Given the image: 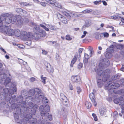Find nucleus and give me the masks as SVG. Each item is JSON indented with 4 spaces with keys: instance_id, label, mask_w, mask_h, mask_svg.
Masks as SVG:
<instances>
[{
    "instance_id": "nucleus-1",
    "label": "nucleus",
    "mask_w": 124,
    "mask_h": 124,
    "mask_svg": "<svg viewBox=\"0 0 124 124\" xmlns=\"http://www.w3.org/2000/svg\"><path fill=\"white\" fill-rule=\"evenodd\" d=\"M108 77H106V76L104 75L102 80L104 82V85L105 89H108L109 92L112 93L114 92V89L119 87L120 85L117 83L110 81L108 83L106 82V81L107 80Z\"/></svg>"
},
{
    "instance_id": "nucleus-2",
    "label": "nucleus",
    "mask_w": 124,
    "mask_h": 124,
    "mask_svg": "<svg viewBox=\"0 0 124 124\" xmlns=\"http://www.w3.org/2000/svg\"><path fill=\"white\" fill-rule=\"evenodd\" d=\"M106 60V59H103L100 61L99 65L100 63H101V68H102L101 69L102 72L101 73L102 75H101V76H102L103 75H104L107 76L108 77H109V75H108L111 72V70L109 69H107L104 70V71H103V69L105 67H106L108 66L109 65V62L108 61H106L105 62V61Z\"/></svg>"
},
{
    "instance_id": "nucleus-3",
    "label": "nucleus",
    "mask_w": 124,
    "mask_h": 124,
    "mask_svg": "<svg viewBox=\"0 0 124 124\" xmlns=\"http://www.w3.org/2000/svg\"><path fill=\"white\" fill-rule=\"evenodd\" d=\"M11 21L10 15L8 13L2 14L0 16V29L3 27V23L9 24Z\"/></svg>"
},
{
    "instance_id": "nucleus-4",
    "label": "nucleus",
    "mask_w": 124,
    "mask_h": 124,
    "mask_svg": "<svg viewBox=\"0 0 124 124\" xmlns=\"http://www.w3.org/2000/svg\"><path fill=\"white\" fill-rule=\"evenodd\" d=\"M101 63L99 65V68L97 70L98 75L96 76L97 84L98 86L99 87H101L103 85L102 80L101 79L102 77L101 76V75H102L101 73L102 68L101 67Z\"/></svg>"
},
{
    "instance_id": "nucleus-5",
    "label": "nucleus",
    "mask_w": 124,
    "mask_h": 124,
    "mask_svg": "<svg viewBox=\"0 0 124 124\" xmlns=\"http://www.w3.org/2000/svg\"><path fill=\"white\" fill-rule=\"evenodd\" d=\"M39 110L40 111V114L42 116H46L49 114L48 112L50 110V107L48 105H46L44 107L41 106L39 107Z\"/></svg>"
},
{
    "instance_id": "nucleus-6",
    "label": "nucleus",
    "mask_w": 124,
    "mask_h": 124,
    "mask_svg": "<svg viewBox=\"0 0 124 124\" xmlns=\"http://www.w3.org/2000/svg\"><path fill=\"white\" fill-rule=\"evenodd\" d=\"M124 98L123 96L120 97L119 98H118L115 99L114 101V102L116 104L119 103V105H121L122 109V113H124Z\"/></svg>"
},
{
    "instance_id": "nucleus-7",
    "label": "nucleus",
    "mask_w": 124,
    "mask_h": 124,
    "mask_svg": "<svg viewBox=\"0 0 124 124\" xmlns=\"http://www.w3.org/2000/svg\"><path fill=\"white\" fill-rule=\"evenodd\" d=\"M29 99H31V100L33 101L34 99L35 100H39V102L40 101H42L44 99L46 100H47L46 98H45L44 97V95L43 93H39V94H35V97L34 98H32L31 97H29Z\"/></svg>"
},
{
    "instance_id": "nucleus-8",
    "label": "nucleus",
    "mask_w": 124,
    "mask_h": 124,
    "mask_svg": "<svg viewBox=\"0 0 124 124\" xmlns=\"http://www.w3.org/2000/svg\"><path fill=\"white\" fill-rule=\"evenodd\" d=\"M21 35L24 40L31 39L32 37V34L31 33H27L25 31H23L21 33Z\"/></svg>"
},
{
    "instance_id": "nucleus-9",
    "label": "nucleus",
    "mask_w": 124,
    "mask_h": 124,
    "mask_svg": "<svg viewBox=\"0 0 124 124\" xmlns=\"http://www.w3.org/2000/svg\"><path fill=\"white\" fill-rule=\"evenodd\" d=\"M6 28V25L3 26L0 29L3 31H5L6 34L8 35L13 36L14 35V30L11 29H8L7 31H5V29Z\"/></svg>"
},
{
    "instance_id": "nucleus-10",
    "label": "nucleus",
    "mask_w": 124,
    "mask_h": 124,
    "mask_svg": "<svg viewBox=\"0 0 124 124\" xmlns=\"http://www.w3.org/2000/svg\"><path fill=\"white\" fill-rule=\"evenodd\" d=\"M26 117L30 119L28 120L30 122L29 124H39L37 122V120L36 118L32 117V116L31 114H27Z\"/></svg>"
},
{
    "instance_id": "nucleus-11",
    "label": "nucleus",
    "mask_w": 124,
    "mask_h": 124,
    "mask_svg": "<svg viewBox=\"0 0 124 124\" xmlns=\"http://www.w3.org/2000/svg\"><path fill=\"white\" fill-rule=\"evenodd\" d=\"M60 99L61 101L63 104L65 105H67L68 103V100L65 95L62 93H61L60 94Z\"/></svg>"
},
{
    "instance_id": "nucleus-12",
    "label": "nucleus",
    "mask_w": 124,
    "mask_h": 124,
    "mask_svg": "<svg viewBox=\"0 0 124 124\" xmlns=\"http://www.w3.org/2000/svg\"><path fill=\"white\" fill-rule=\"evenodd\" d=\"M45 65L46 67V69L50 73H52L54 72V70L52 67L49 63L46 62Z\"/></svg>"
},
{
    "instance_id": "nucleus-13",
    "label": "nucleus",
    "mask_w": 124,
    "mask_h": 124,
    "mask_svg": "<svg viewBox=\"0 0 124 124\" xmlns=\"http://www.w3.org/2000/svg\"><path fill=\"white\" fill-rule=\"evenodd\" d=\"M37 107L38 105H37L35 104L34 105L33 103L31 102H29L28 105V108L30 109H32L34 112H36Z\"/></svg>"
},
{
    "instance_id": "nucleus-14",
    "label": "nucleus",
    "mask_w": 124,
    "mask_h": 124,
    "mask_svg": "<svg viewBox=\"0 0 124 124\" xmlns=\"http://www.w3.org/2000/svg\"><path fill=\"white\" fill-rule=\"evenodd\" d=\"M71 79L73 83H77L80 80V77L78 76H73L71 77Z\"/></svg>"
},
{
    "instance_id": "nucleus-15",
    "label": "nucleus",
    "mask_w": 124,
    "mask_h": 124,
    "mask_svg": "<svg viewBox=\"0 0 124 124\" xmlns=\"http://www.w3.org/2000/svg\"><path fill=\"white\" fill-rule=\"evenodd\" d=\"M6 70L4 68L1 69V73L0 75V77H1V80L2 81H3V79H4L7 78V75L6 74H5Z\"/></svg>"
},
{
    "instance_id": "nucleus-16",
    "label": "nucleus",
    "mask_w": 124,
    "mask_h": 124,
    "mask_svg": "<svg viewBox=\"0 0 124 124\" xmlns=\"http://www.w3.org/2000/svg\"><path fill=\"white\" fill-rule=\"evenodd\" d=\"M89 97L94 105V106H96V103L95 102V98L94 94L93 92L91 93L90 94Z\"/></svg>"
},
{
    "instance_id": "nucleus-17",
    "label": "nucleus",
    "mask_w": 124,
    "mask_h": 124,
    "mask_svg": "<svg viewBox=\"0 0 124 124\" xmlns=\"http://www.w3.org/2000/svg\"><path fill=\"white\" fill-rule=\"evenodd\" d=\"M17 21L16 24L18 26L22 25L23 24V19H22L21 17L19 16H17Z\"/></svg>"
},
{
    "instance_id": "nucleus-18",
    "label": "nucleus",
    "mask_w": 124,
    "mask_h": 124,
    "mask_svg": "<svg viewBox=\"0 0 124 124\" xmlns=\"http://www.w3.org/2000/svg\"><path fill=\"white\" fill-rule=\"evenodd\" d=\"M89 58V56L87 54H84V62L85 63H87L88 59Z\"/></svg>"
},
{
    "instance_id": "nucleus-19",
    "label": "nucleus",
    "mask_w": 124,
    "mask_h": 124,
    "mask_svg": "<svg viewBox=\"0 0 124 124\" xmlns=\"http://www.w3.org/2000/svg\"><path fill=\"white\" fill-rule=\"evenodd\" d=\"M21 14L22 16L25 17H28L30 16L29 14L25 10L23 9H22Z\"/></svg>"
},
{
    "instance_id": "nucleus-20",
    "label": "nucleus",
    "mask_w": 124,
    "mask_h": 124,
    "mask_svg": "<svg viewBox=\"0 0 124 124\" xmlns=\"http://www.w3.org/2000/svg\"><path fill=\"white\" fill-rule=\"evenodd\" d=\"M32 37L33 39H40L41 36L39 33H35L33 35H32Z\"/></svg>"
},
{
    "instance_id": "nucleus-21",
    "label": "nucleus",
    "mask_w": 124,
    "mask_h": 124,
    "mask_svg": "<svg viewBox=\"0 0 124 124\" xmlns=\"http://www.w3.org/2000/svg\"><path fill=\"white\" fill-rule=\"evenodd\" d=\"M20 31L18 29H16L15 31H14V35L17 37H19L21 35Z\"/></svg>"
},
{
    "instance_id": "nucleus-22",
    "label": "nucleus",
    "mask_w": 124,
    "mask_h": 124,
    "mask_svg": "<svg viewBox=\"0 0 124 124\" xmlns=\"http://www.w3.org/2000/svg\"><path fill=\"white\" fill-rule=\"evenodd\" d=\"M121 46L120 44H116V45H110V48H111V49L112 50H113L114 48H119V47Z\"/></svg>"
},
{
    "instance_id": "nucleus-23",
    "label": "nucleus",
    "mask_w": 124,
    "mask_h": 124,
    "mask_svg": "<svg viewBox=\"0 0 124 124\" xmlns=\"http://www.w3.org/2000/svg\"><path fill=\"white\" fill-rule=\"evenodd\" d=\"M94 35H95V38L97 39H101L102 37L103 36V34H99L98 32H96L94 33Z\"/></svg>"
},
{
    "instance_id": "nucleus-24",
    "label": "nucleus",
    "mask_w": 124,
    "mask_h": 124,
    "mask_svg": "<svg viewBox=\"0 0 124 124\" xmlns=\"http://www.w3.org/2000/svg\"><path fill=\"white\" fill-rule=\"evenodd\" d=\"M106 112V109L105 108H102L100 110V112L101 116H102L105 114Z\"/></svg>"
},
{
    "instance_id": "nucleus-25",
    "label": "nucleus",
    "mask_w": 124,
    "mask_h": 124,
    "mask_svg": "<svg viewBox=\"0 0 124 124\" xmlns=\"http://www.w3.org/2000/svg\"><path fill=\"white\" fill-rule=\"evenodd\" d=\"M10 81L11 79L10 78H6L4 82L5 84L6 85V87L8 86V84H12Z\"/></svg>"
},
{
    "instance_id": "nucleus-26",
    "label": "nucleus",
    "mask_w": 124,
    "mask_h": 124,
    "mask_svg": "<svg viewBox=\"0 0 124 124\" xmlns=\"http://www.w3.org/2000/svg\"><path fill=\"white\" fill-rule=\"evenodd\" d=\"M60 20L61 22L64 24H66L68 23L67 19L64 16L61 19H60Z\"/></svg>"
},
{
    "instance_id": "nucleus-27",
    "label": "nucleus",
    "mask_w": 124,
    "mask_h": 124,
    "mask_svg": "<svg viewBox=\"0 0 124 124\" xmlns=\"http://www.w3.org/2000/svg\"><path fill=\"white\" fill-rule=\"evenodd\" d=\"M10 16L11 17V22L12 23L14 24L16 21L17 17H16L12 15H10Z\"/></svg>"
},
{
    "instance_id": "nucleus-28",
    "label": "nucleus",
    "mask_w": 124,
    "mask_h": 124,
    "mask_svg": "<svg viewBox=\"0 0 124 124\" xmlns=\"http://www.w3.org/2000/svg\"><path fill=\"white\" fill-rule=\"evenodd\" d=\"M77 60V58L75 56L73 58L72 60L71 61V63L70 64V66L71 67H72L73 66V65L74 64L75 62H76Z\"/></svg>"
},
{
    "instance_id": "nucleus-29",
    "label": "nucleus",
    "mask_w": 124,
    "mask_h": 124,
    "mask_svg": "<svg viewBox=\"0 0 124 124\" xmlns=\"http://www.w3.org/2000/svg\"><path fill=\"white\" fill-rule=\"evenodd\" d=\"M62 12L63 15L68 17V19H70L71 16L70 15H69V13L64 11H62Z\"/></svg>"
},
{
    "instance_id": "nucleus-30",
    "label": "nucleus",
    "mask_w": 124,
    "mask_h": 124,
    "mask_svg": "<svg viewBox=\"0 0 124 124\" xmlns=\"http://www.w3.org/2000/svg\"><path fill=\"white\" fill-rule=\"evenodd\" d=\"M35 94H39V93H43L42 92L41 90L38 88H35Z\"/></svg>"
},
{
    "instance_id": "nucleus-31",
    "label": "nucleus",
    "mask_w": 124,
    "mask_h": 124,
    "mask_svg": "<svg viewBox=\"0 0 124 124\" xmlns=\"http://www.w3.org/2000/svg\"><path fill=\"white\" fill-rule=\"evenodd\" d=\"M121 75V74L119 73L115 75L113 77V79L114 80H115L117 79H118Z\"/></svg>"
},
{
    "instance_id": "nucleus-32",
    "label": "nucleus",
    "mask_w": 124,
    "mask_h": 124,
    "mask_svg": "<svg viewBox=\"0 0 124 124\" xmlns=\"http://www.w3.org/2000/svg\"><path fill=\"white\" fill-rule=\"evenodd\" d=\"M85 105L86 107L87 108H90L92 106L91 103L87 101H86L85 102Z\"/></svg>"
},
{
    "instance_id": "nucleus-33",
    "label": "nucleus",
    "mask_w": 124,
    "mask_h": 124,
    "mask_svg": "<svg viewBox=\"0 0 124 124\" xmlns=\"http://www.w3.org/2000/svg\"><path fill=\"white\" fill-rule=\"evenodd\" d=\"M29 93L31 96L33 95L34 94H35V89H32L30 90L29 91Z\"/></svg>"
},
{
    "instance_id": "nucleus-34",
    "label": "nucleus",
    "mask_w": 124,
    "mask_h": 124,
    "mask_svg": "<svg viewBox=\"0 0 124 124\" xmlns=\"http://www.w3.org/2000/svg\"><path fill=\"white\" fill-rule=\"evenodd\" d=\"M25 42V44L27 45L30 46L31 45V40L30 39L26 40Z\"/></svg>"
},
{
    "instance_id": "nucleus-35",
    "label": "nucleus",
    "mask_w": 124,
    "mask_h": 124,
    "mask_svg": "<svg viewBox=\"0 0 124 124\" xmlns=\"http://www.w3.org/2000/svg\"><path fill=\"white\" fill-rule=\"evenodd\" d=\"M4 93H7L8 92L10 94L11 89L8 90L7 88H6L3 89Z\"/></svg>"
},
{
    "instance_id": "nucleus-36",
    "label": "nucleus",
    "mask_w": 124,
    "mask_h": 124,
    "mask_svg": "<svg viewBox=\"0 0 124 124\" xmlns=\"http://www.w3.org/2000/svg\"><path fill=\"white\" fill-rule=\"evenodd\" d=\"M54 5L56 7L59 8H62V6L61 5L58 3L56 1V2L54 3Z\"/></svg>"
},
{
    "instance_id": "nucleus-37",
    "label": "nucleus",
    "mask_w": 124,
    "mask_h": 124,
    "mask_svg": "<svg viewBox=\"0 0 124 124\" xmlns=\"http://www.w3.org/2000/svg\"><path fill=\"white\" fill-rule=\"evenodd\" d=\"M17 89L16 87H14L13 89V90L11 89L10 94H13L15 92H16Z\"/></svg>"
},
{
    "instance_id": "nucleus-38",
    "label": "nucleus",
    "mask_w": 124,
    "mask_h": 124,
    "mask_svg": "<svg viewBox=\"0 0 124 124\" xmlns=\"http://www.w3.org/2000/svg\"><path fill=\"white\" fill-rule=\"evenodd\" d=\"M41 78L42 82L45 84L46 80V77H44L43 75L41 76Z\"/></svg>"
},
{
    "instance_id": "nucleus-39",
    "label": "nucleus",
    "mask_w": 124,
    "mask_h": 124,
    "mask_svg": "<svg viewBox=\"0 0 124 124\" xmlns=\"http://www.w3.org/2000/svg\"><path fill=\"white\" fill-rule=\"evenodd\" d=\"M39 26L43 28L46 31H49V29L48 28H47L46 27L43 25L42 24H40Z\"/></svg>"
},
{
    "instance_id": "nucleus-40",
    "label": "nucleus",
    "mask_w": 124,
    "mask_h": 124,
    "mask_svg": "<svg viewBox=\"0 0 124 124\" xmlns=\"http://www.w3.org/2000/svg\"><path fill=\"white\" fill-rule=\"evenodd\" d=\"M47 1L49 3L52 4L53 5H54V3L56 2V0H48Z\"/></svg>"
},
{
    "instance_id": "nucleus-41",
    "label": "nucleus",
    "mask_w": 124,
    "mask_h": 124,
    "mask_svg": "<svg viewBox=\"0 0 124 124\" xmlns=\"http://www.w3.org/2000/svg\"><path fill=\"white\" fill-rule=\"evenodd\" d=\"M39 122L41 124H44L46 122L47 120L46 119H40L39 120Z\"/></svg>"
},
{
    "instance_id": "nucleus-42",
    "label": "nucleus",
    "mask_w": 124,
    "mask_h": 124,
    "mask_svg": "<svg viewBox=\"0 0 124 124\" xmlns=\"http://www.w3.org/2000/svg\"><path fill=\"white\" fill-rule=\"evenodd\" d=\"M105 56L107 58H110L111 57V54L110 53H107L106 54Z\"/></svg>"
},
{
    "instance_id": "nucleus-43",
    "label": "nucleus",
    "mask_w": 124,
    "mask_h": 124,
    "mask_svg": "<svg viewBox=\"0 0 124 124\" xmlns=\"http://www.w3.org/2000/svg\"><path fill=\"white\" fill-rule=\"evenodd\" d=\"M22 9L20 8H17L16 9V11L18 13L21 14Z\"/></svg>"
},
{
    "instance_id": "nucleus-44",
    "label": "nucleus",
    "mask_w": 124,
    "mask_h": 124,
    "mask_svg": "<svg viewBox=\"0 0 124 124\" xmlns=\"http://www.w3.org/2000/svg\"><path fill=\"white\" fill-rule=\"evenodd\" d=\"M40 33L42 34L41 35L42 37H45L46 35V33L45 31L43 30H41V31L40 32Z\"/></svg>"
},
{
    "instance_id": "nucleus-45",
    "label": "nucleus",
    "mask_w": 124,
    "mask_h": 124,
    "mask_svg": "<svg viewBox=\"0 0 124 124\" xmlns=\"http://www.w3.org/2000/svg\"><path fill=\"white\" fill-rule=\"evenodd\" d=\"M48 25L49 26V29H50L54 30H56V28H55L54 26L52 25Z\"/></svg>"
},
{
    "instance_id": "nucleus-46",
    "label": "nucleus",
    "mask_w": 124,
    "mask_h": 124,
    "mask_svg": "<svg viewBox=\"0 0 124 124\" xmlns=\"http://www.w3.org/2000/svg\"><path fill=\"white\" fill-rule=\"evenodd\" d=\"M21 4L23 5L24 6H31V5L30 4L27 3V2H22L21 3Z\"/></svg>"
},
{
    "instance_id": "nucleus-47",
    "label": "nucleus",
    "mask_w": 124,
    "mask_h": 124,
    "mask_svg": "<svg viewBox=\"0 0 124 124\" xmlns=\"http://www.w3.org/2000/svg\"><path fill=\"white\" fill-rule=\"evenodd\" d=\"M57 15L58 17V18L60 20V19H61L62 17L63 16L60 14L59 13H57Z\"/></svg>"
},
{
    "instance_id": "nucleus-48",
    "label": "nucleus",
    "mask_w": 124,
    "mask_h": 124,
    "mask_svg": "<svg viewBox=\"0 0 124 124\" xmlns=\"http://www.w3.org/2000/svg\"><path fill=\"white\" fill-rule=\"evenodd\" d=\"M120 84L122 85H124V79H121L120 80Z\"/></svg>"
},
{
    "instance_id": "nucleus-49",
    "label": "nucleus",
    "mask_w": 124,
    "mask_h": 124,
    "mask_svg": "<svg viewBox=\"0 0 124 124\" xmlns=\"http://www.w3.org/2000/svg\"><path fill=\"white\" fill-rule=\"evenodd\" d=\"M101 2V1H94L93 2L95 4L97 5L100 4Z\"/></svg>"
},
{
    "instance_id": "nucleus-50",
    "label": "nucleus",
    "mask_w": 124,
    "mask_h": 124,
    "mask_svg": "<svg viewBox=\"0 0 124 124\" xmlns=\"http://www.w3.org/2000/svg\"><path fill=\"white\" fill-rule=\"evenodd\" d=\"M92 116L93 117L94 120L95 121H97V118L96 115L94 113L92 114Z\"/></svg>"
},
{
    "instance_id": "nucleus-51",
    "label": "nucleus",
    "mask_w": 124,
    "mask_h": 124,
    "mask_svg": "<svg viewBox=\"0 0 124 124\" xmlns=\"http://www.w3.org/2000/svg\"><path fill=\"white\" fill-rule=\"evenodd\" d=\"M83 66V64L82 63H80L78 65V68L79 69H80Z\"/></svg>"
},
{
    "instance_id": "nucleus-52",
    "label": "nucleus",
    "mask_w": 124,
    "mask_h": 124,
    "mask_svg": "<svg viewBox=\"0 0 124 124\" xmlns=\"http://www.w3.org/2000/svg\"><path fill=\"white\" fill-rule=\"evenodd\" d=\"M66 39L67 40H71V39L72 38L70 37V36L68 35H66Z\"/></svg>"
},
{
    "instance_id": "nucleus-53",
    "label": "nucleus",
    "mask_w": 124,
    "mask_h": 124,
    "mask_svg": "<svg viewBox=\"0 0 124 124\" xmlns=\"http://www.w3.org/2000/svg\"><path fill=\"white\" fill-rule=\"evenodd\" d=\"M103 36L104 37H108L109 36V34L107 32H104L103 33Z\"/></svg>"
},
{
    "instance_id": "nucleus-54",
    "label": "nucleus",
    "mask_w": 124,
    "mask_h": 124,
    "mask_svg": "<svg viewBox=\"0 0 124 124\" xmlns=\"http://www.w3.org/2000/svg\"><path fill=\"white\" fill-rule=\"evenodd\" d=\"M77 91L78 94H79L81 91V90L79 87H78L77 88Z\"/></svg>"
},
{
    "instance_id": "nucleus-55",
    "label": "nucleus",
    "mask_w": 124,
    "mask_h": 124,
    "mask_svg": "<svg viewBox=\"0 0 124 124\" xmlns=\"http://www.w3.org/2000/svg\"><path fill=\"white\" fill-rule=\"evenodd\" d=\"M35 79L33 78L32 77L30 79V82H32L35 81Z\"/></svg>"
},
{
    "instance_id": "nucleus-56",
    "label": "nucleus",
    "mask_w": 124,
    "mask_h": 124,
    "mask_svg": "<svg viewBox=\"0 0 124 124\" xmlns=\"http://www.w3.org/2000/svg\"><path fill=\"white\" fill-rule=\"evenodd\" d=\"M18 46L19 48L22 49L24 47V46L22 44L18 45Z\"/></svg>"
},
{
    "instance_id": "nucleus-57",
    "label": "nucleus",
    "mask_w": 124,
    "mask_h": 124,
    "mask_svg": "<svg viewBox=\"0 0 124 124\" xmlns=\"http://www.w3.org/2000/svg\"><path fill=\"white\" fill-rule=\"evenodd\" d=\"M120 17V16H118L117 15L115 16H112L111 18L112 19L116 20L118 18V17Z\"/></svg>"
},
{
    "instance_id": "nucleus-58",
    "label": "nucleus",
    "mask_w": 124,
    "mask_h": 124,
    "mask_svg": "<svg viewBox=\"0 0 124 124\" xmlns=\"http://www.w3.org/2000/svg\"><path fill=\"white\" fill-rule=\"evenodd\" d=\"M40 4L43 6L45 7L46 6V3L44 2H40Z\"/></svg>"
},
{
    "instance_id": "nucleus-59",
    "label": "nucleus",
    "mask_w": 124,
    "mask_h": 124,
    "mask_svg": "<svg viewBox=\"0 0 124 124\" xmlns=\"http://www.w3.org/2000/svg\"><path fill=\"white\" fill-rule=\"evenodd\" d=\"M69 88L71 90H73V86L71 84L69 85Z\"/></svg>"
},
{
    "instance_id": "nucleus-60",
    "label": "nucleus",
    "mask_w": 124,
    "mask_h": 124,
    "mask_svg": "<svg viewBox=\"0 0 124 124\" xmlns=\"http://www.w3.org/2000/svg\"><path fill=\"white\" fill-rule=\"evenodd\" d=\"M48 118L49 120H51L52 119V116L51 115H47Z\"/></svg>"
},
{
    "instance_id": "nucleus-61",
    "label": "nucleus",
    "mask_w": 124,
    "mask_h": 124,
    "mask_svg": "<svg viewBox=\"0 0 124 124\" xmlns=\"http://www.w3.org/2000/svg\"><path fill=\"white\" fill-rule=\"evenodd\" d=\"M83 49L82 48H80L78 50V52L79 54L81 53H82Z\"/></svg>"
},
{
    "instance_id": "nucleus-62",
    "label": "nucleus",
    "mask_w": 124,
    "mask_h": 124,
    "mask_svg": "<svg viewBox=\"0 0 124 124\" xmlns=\"http://www.w3.org/2000/svg\"><path fill=\"white\" fill-rule=\"evenodd\" d=\"M92 10L91 9H87V13H89L92 12Z\"/></svg>"
},
{
    "instance_id": "nucleus-63",
    "label": "nucleus",
    "mask_w": 124,
    "mask_h": 124,
    "mask_svg": "<svg viewBox=\"0 0 124 124\" xmlns=\"http://www.w3.org/2000/svg\"><path fill=\"white\" fill-rule=\"evenodd\" d=\"M47 52L44 50H42V54H47Z\"/></svg>"
},
{
    "instance_id": "nucleus-64",
    "label": "nucleus",
    "mask_w": 124,
    "mask_h": 124,
    "mask_svg": "<svg viewBox=\"0 0 124 124\" xmlns=\"http://www.w3.org/2000/svg\"><path fill=\"white\" fill-rule=\"evenodd\" d=\"M120 70L123 71H124V65H123L120 69Z\"/></svg>"
}]
</instances>
